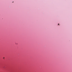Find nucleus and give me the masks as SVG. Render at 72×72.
<instances>
[{
    "instance_id": "obj_2",
    "label": "nucleus",
    "mask_w": 72,
    "mask_h": 72,
    "mask_svg": "<svg viewBox=\"0 0 72 72\" xmlns=\"http://www.w3.org/2000/svg\"><path fill=\"white\" fill-rule=\"evenodd\" d=\"M58 24V25H59V24Z\"/></svg>"
},
{
    "instance_id": "obj_3",
    "label": "nucleus",
    "mask_w": 72,
    "mask_h": 72,
    "mask_svg": "<svg viewBox=\"0 0 72 72\" xmlns=\"http://www.w3.org/2000/svg\"><path fill=\"white\" fill-rule=\"evenodd\" d=\"M14 2H13V3Z\"/></svg>"
},
{
    "instance_id": "obj_1",
    "label": "nucleus",
    "mask_w": 72,
    "mask_h": 72,
    "mask_svg": "<svg viewBox=\"0 0 72 72\" xmlns=\"http://www.w3.org/2000/svg\"><path fill=\"white\" fill-rule=\"evenodd\" d=\"M4 58H5L4 57H3V59H4Z\"/></svg>"
}]
</instances>
